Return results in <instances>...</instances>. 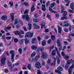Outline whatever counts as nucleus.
<instances>
[{
	"label": "nucleus",
	"mask_w": 74,
	"mask_h": 74,
	"mask_svg": "<svg viewBox=\"0 0 74 74\" xmlns=\"http://www.w3.org/2000/svg\"><path fill=\"white\" fill-rule=\"evenodd\" d=\"M8 72V69H5V73H7Z\"/></svg>",
	"instance_id": "680f3d73"
},
{
	"label": "nucleus",
	"mask_w": 74,
	"mask_h": 74,
	"mask_svg": "<svg viewBox=\"0 0 74 74\" xmlns=\"http://www.w3.org/2000/svg\"><path fill=\"white\" fill-rule=\"evenodd\" d=\"M48 54L46 52H43L42 53V58L43 59H47Z\"/></svg>",
	"instance_id": "1a4fd4ad"
},
{
	"label": "nucleus",
	"mask_w": 74,
	"mask_h": 74,
	"mask_svg": "<svg viewBox=\"0 0 74 74\" xmlns=\"http://www.w3.org/2000/svg\"><path fill=\"white\" fill-rule=\"evenodd\" d=\"M49 11H51V13H56L57 12L55 11L52 9V8L49 7Z\"/></svg>",
	"instance_id": "a211bd4d"
},
{
	"label": "nucleus",
	"mask_w": 74,
	"mask_h": 74,
	"mask_svg": "<svg viewBox=\"0 0 74 74\" xmlns=\"http://www.w3.org/2000/svg\"><path fill=\"white\" fill-rule=\"evenodd\" d=\"M11 29V27L10 26H8L7 27H6V26H5L4 27V30L5 31V32H8V31L10 30Z\"/></svg>",
	"instance_id": "9b49d317"
},
{
	"label": "nucleus",
	"mask_w": 74,
	"mask_h": 74,
	"mask_svg": "<svg viewBox=\"0 0 74 74\" xmlns=\"http://www.w3.org/2000/svg\"><path fill=\"white\" fill-rule=\"evenodd\" d=\"M18 51L20 53V55H21V54H22V49H21V48H19L18 50Z\"/></svg>",
	"instance_id": "c9c22d12"
},
{
	"label": "nucleus",
	"mask_w": 74,
	"mask_h": 74,
	"mask_svg": "<svg viewBox=\"0 0 74 74\" xmlns=\"http://www.w3.org/2000/svg\"><path fill=\"white\" fill-rule=\"evenodd\" d=\"M61 55L62 56H63V57H64V56L66 55H65V54L64 53L63 51H62L61 52Z\"/></svg>",
	"instance_id": "3c124183"
},
{
	"label": "nucleus",
	"mask_w": 74,
	"mask_h": 74,
	"mask_svg": "<svg viewBox=\"0 0 74 74\" xmlns=\"http://www.w3.org/2000/svg\"><path fill=\"white\" fill-rule=\"evenodd\" d=\"M9 4H10L11 7H12L13 5V2H9Z\"/></svg>",
	"instance_id": "864d4df0"
},
{
	"label": "nucleus",
	"mask_w": 74,
	"mask_h": 74,
	"mask_svg": "<svg viewBox=\"0 0 74 74\" xmlns=\"http://www.w3.org/2000/svg\"><path fill=\"white\" fill-rule=\"evenodd\" d=\"M8 64L9 65V67H11V68H12V67H14L13 66H12V64H11V62H10L9 60H8Z\"/></svg>",
	"instance_id": "cd10ccee"
},
{
	"label": "nucleus",
	"mask_w": 74,
	"mask_h": 74,
	"mask_svg": "<svg viewBox=\"0 0 74 74\" xmlns=\"http://www.w3.org/2000/svg\"><path fill=\"white\" fill-rule=\"evenodd\" d=\"M71 63L72 65L70 67L68 71V72L69 74H71V71H72V69H73L74 67V60L72 59H71L70 60H68L66 62V64L67 65L70 64V63Z\"/></svg>",
	"instance_id": "f257e3e1"
},
{
	"label": "nucleus",
	"mask_w": 74,
	"mask_h": 74,
	"mask_svg": "<svg viewBox=\"0 0 74 74\" xmlns=\"http://www.w3.org/2000/svg\"><path fill=\"white\" fill-rule=\"evenodd\" d=\"M35 66L37 69H41V65L40 64V63L38 62L37 63L35 64Z\"/></svg>",
	"instance_id": "f8f14e48"
},
{
	"label": "nucleus",
	"mask_w": 74,
	"mask_h": 74,
	"mask_svg": "<svg viewBox=\"0 0 74 74\" xmlns=\"http://www.w3.org/2000/svg\"><path fill=\"white\" fill-rule=\"evenodd\" d=\"M57 63L58 64H60V60L59 59H58L57 60Z\"/></svg>",
	"instance_id": "0e129e2a"
},
{
	"label": "nucleus",
	"mask_w": 74,
	"mask_h": 74,
	"mask_svg": "<svg viewBox=\"0 0 74 74\" xmlns=\"http://www.w3.org/2000/svg\"><path fill=\"white\" fill-rule=\"evenodd\" d=\"M51 39L49 40H48V41L47 42L48 44H51Z\"/></svg>",
	"instance_id": "338daca9"
},
{
	"label": "nucleus",
	"mask_w": 74,
	"mask_h": 74,
	"mask_svg": "<svg viewBox=\"0 0 74 74\" xmlns=\"http://www.w3.org/2000/svg\"><path fill=\"white\" fill-rule=\"evenodd\" d=\"M33 36V32H28L26 34L25 37H30L32 38Z\"/></svg>",
	"instance_id": "20e7f679"
},
{
	"label": "nucleus",
	"mask_w": 74,
	"mask_h": 74,
	"mask_svg": "<svg viewBox=\"0 0 74 74\" xmlns=\"http://www.w3.org/2000/svg\"><path fill=\"white\" fill-rule=\"evenodd\" d=\"M64 57V58L67 60H68L69 59V56L66 55Z\"/></svg>",
	"instance_id": "393cba45"
},
{
	"label": "nucleus",
	"mask_w": 74,
	"mask_h": 74,
	"mask_svg": "<svg viewBox=\"0 0 74 74\" xmlns=\"http://www.w3.org/2000/svg\"><path fill=\"white\" fill-rule=\"evenodd\" d=\"M16 29H19V28L20 27V26L19 25H16Z\"/></svg>",
	"instance_id": "052dcab7"
},
{
	"label": "nucleus",
	"mask_w": 74,
	"mask_h": 74,
	"mask_svg": "<svg viewBox=\"0 0 74 74\" xmlns=\"http://www.w3.org/2000/svg\"><path fill=\"white\" fill-rule=\"evenodd\" d=\"M58 33H61V32H62V28L59 26L58 25Z\"/></svg>",
	"instance_id": "5701e85b"
},
{
	"label": "nucleus",
	"mask_w": 74,
	"mask_h": 74,
	"mask_svg": "<svg viewBox=\"0 0 74 74\" xmlns=\"http://www.w3.org/2000/svg\"><path fill=\"white\" fill-rule=\"evenodd\" d=\"M37 38L38 41H41V38H40V36H38Z\"/></svg>",
	"instance_id": "13d9d810"
},
{
	"label": "nucleus",
	"mask_w": 74,
	"mask_h": 74,
	"mask_svg": "<svg viewBox=\"0 0 74 74\" xmlns=\"http://www.w3.org/2000/svg\"><path fill=\"white\" fill-rule=\"evenodd\" d=\"M1 18L2 19V20L5 21V20L7 19V16L5 15L1 17Z\"/></svg>",
	"instance_id": "dca6fc26"
},
{
	"label": "nucleus",
	"mask_w": 74,
	"mask_h": 74,
	"mask_svg": "<svg viewBox=\"0 0 74 74\" xmlns=\"http://www.w3.org/2000/svg\"><path fill=\"white\" fill-rule=\"evenodd\" d=\"M33 21L34 22H37L40 21V19H33Z\"/></svg>",
	"instance_id": "4c0bfd02"
},
{
	"label": "nucleus",
	"mask_w": 74,
	"mask_h": 74,
	"mask_svg": "<svg viewBox=\"0 0 74 74\" xmlns=\"http://www.w3.org/2000/svg\"><path fill=\"white\" fill-rule=\"evenodd\" d=\"M42 26L41 27V29H42L45 25V24L44 23H42L41 24Z\"/></svg>",
	"instance_id": "e433bc0d"
},
{
	"label": "nucleus",
	"mask_w": 74,
	"mask_h": 74,
	"mask_svg": "<svg viewBox=\"0 0 74 74\" xmlns=\"http://www.w3.org/2000/svg\"><path fill=\"white\" fill-rule=\"evenodd\" d=\"M27 68L29 70H30V69H31V65L29 64L27 66Z\"/></svg>",
	"instance_id": "a19ab883"
},
{
	"label": "nucleus",
	"mask_w": 74,
	"mask_h": 74,
	"mask_svg": "<svg viewBox=\"0 0 74 74\" xmlns=\"http://www.w3.org/2000/svg\"><path fill=\"white\" fill-rule=\"evenodd\" d=\"M38 15L37 14H36L34 15V17H35V18H38Z\"/></svg>",
	"instance_id": "4d7b16f0"
},
{
	"label": "nucleus",
	"mask_w": 74,
	"mask_h": 74,
	"mask_svg": "<svg viewBox=\"0 0 74 74\" xmlns=\"http://www.w3.org/2000/svg\"><path fill=\"white\" fill-rule=\"evenodd\" d=\"M14 32V34H15V35L18 34L20 38H22V36H21V33H22V34H25L24 31L23 30H20V32L17 31L16 32Z\"/></svg>",
	"instance_id": "f03ea898"
},
{
	"label": "nucleus",
	"mask_w": 74,
	"mask_h": 74,
	"mask_svg": "<svg viewBox=\"0 0 74 74\" xmlns=\"http://www.w3.org/2000/svg\"><path fill=\"white\" fill-rule=\"evenodd\" d=\"M10 18L12 19V21H13L14 20V13H11L10 14Z\"/></svg>",
	"instance_id": "f3484780"
},
{
	"label": "nucleus",
	"mask_w": 74,
	"mask_h": 74,
	"mask_svg": "<svg viewBox=\"0 0 74 74\" xmlns=\"http://www.w3.org/2000/svg\"><path fill=\"white\" fill-rule=\"evenodd\" d=\"M34 27V29H40V26L37 25L35 23L33 24Z\"/></svg>",
	"instance_id": "6ab92c4d"
},
{
	"label": "nucleus",
	"mask_w": 74,
	"mask_h": 74,
	"mask_svg": "<svg viewBox=\"0 0 74 74\" xmlns=\"http://www.w3.org/2000/svg\"><path fill=\"white\" fill-rule=\"evenodd\" d=\"M27 67V66H26L23 65V70H26L27 69L26 68Z\"/></svg>",
	"instance_id": "49530a36"
},
{
	"label": "nucleus",
	"mask_w": 74,
	"mask_h": 74,
	"mask_svg": "<svg viewBox=\"0 0 74 74\" xmlns=\"http://www.w3.org/2000/svg\"><path fill=\"white\" fill-rule=\"evenodd\" d=\"M52 55L54 56H55L56 55V52L55 51H53L52 52Z\"/></svg>",
	"instance_id": "37998d69"
},
{
	"label": "nucleus",
	"mask_w": 74,
	"mask_h": 74,
	"mask_svg": "<svg viewBox=\"0 0 74 74\" xmlns=\"http://www.w3.org/2000/svg\"><path fill=\"white\" fill-rule=\"evenodd\" d=\"M37 71H38L37 72L38 74H41V73H40V70L38 69L37 70Z\"/></svg>",
	"instance_id": "774afa93"
},
{
	"label": "nucleus",
	"mask_w": 74,
	"mask_h": 74,
	"mask_svg": "<svg viewBox=\"0 0 74 74\" xmlns=\"http://www.w3.org/2000/svg\"><path fill=\"white\" fill-rule=\"evenodd\" d=\"M36 52L35 51L33 52L31 55V58H34L36 56Z\"/></svg>",
	"instance_id": "aec40b11"
},
{
	"label": "nucleus",
	"mask_w": 74,
	"mask_h": 74,
	"mask_svg": "<svg viewBox=\"0 0 74 74\" xmlns=\"http://www.w3.org/2000/svg\"><path fill=\"white\" fill-rule=\"evenodd\" d=\"M73 40L71 39V38L70 37V35H69V38H68V40L69 42L72 41Z\"/></svg>",
	"instance_id": "2f4dec72"
},
{
	"label": "nucleus",
	"mask_w": 74,
	"mask_h": 74,
	"mask_svg": "<svg viewBox=\"0 0 74 74\" xmlns=\"http://www.w3.org/2000/svg\"><path fill=\"white\" fill-rule=\"evenodd\" d=\"M61 6L62 7L61 13H64L63 14V16H66L67 14V11H64V8L63 7V5H61Z\"/></svg>",
	"instance_id": "423d86ee"
},
{
	"label": "nucleus",
	"mask_w": 74,
	"mask_h": 74,
	"mask_svg": "<svg viewBox=\"0 0 74 74\" xmlns=\"http://www.w3.org/2000/svg\"><path fill=\"white\" fill-rule=\"evenodd\" d=\"M24 42V39H21L19 42V44L20 45H22L23 42Z\"/></svg>",
	"instance_id": "c85d7f7f"
},
{
	"label": "nucleus",
	"mask_w": 74,
	"mask_h": 74,
	"mask_svg": "<svg viewBox=\"0 0 74 74\" xmlns=\"http://www.w3.org/2000/svg\"><path fill=\"white\" fill-rule=\"evenodd\" d=\"M74 7V3L73 2L71 3L70 5V7L71 8H73Z\"/></svg>",
	"instance_id": "f704fd0d"
},
{
	"label": "nucleus",
	"mask_w": 74,
	"mask_h": 74,
	"mask_svg": "<svg viewBox=\"0 0 74 74\" xmlns=\"http://www.w3.org/2000/svg\"><path fill=\"white\" fill-rule=\"evenodd\" d=\"M5 39H6V40H10L11 39V37H7L5 38Z\"/></svg>",
	"instance_id": "69168bd1"
},
{
	"label": "nucleus",
	"mask_w": 74,
	"mask_h": 74,
	"mask_svg": "<svg viewBox=\"0 0 74 74\" xmlns=\"http://www.w3.org/2000/svg\"><path fill=\"white\" fill-rule=\"evenodd\" d=\"M25 45L27 44H30V42H29V40L27 39H25Z\"/></svg>",
	"instance_id": "4be33fe9"
},
{
	"label": "nucleus",
	"mask_w": 74,
	"mask_h": 74,
	"mask_svg": "<svg viewBox=\"0 0 74 74\" xmlns=\"http://www.w3.org/2000/svg\"><path fill=\"white\" fill-rule=\"evenodd\" d=\"M5 54L7 56H9L10 55V54H9V53L8 51H6L5 52Z\"/></svg>",
	"instance_id": "de8ad7c7"
},
{
	"label": "nucleus",
	"mask_w": 74,
	"mask_h": 74,
	"mask_svg": "<svg viewBox=\"0 0 74 74\" xmlns=\"http://www.w3.org/2000/svg\"><path fill=\"white\" fill-rule=\"evenodd\" d=\"M6 60V58H2L1 59V62L2 64H5V61Z\"/></svg>",
	"instance_id": "4468645a"
},
{
	"label": "nucleus",
	"mask_w": 74,
	"mask_h": 74,
	"mask_svg": "<svg viewBox=\"0 0 74 74\" xmlns=\"http://www.w3.org/2000/svg\"><path fill=\"white\" fill-rule=\"evenodd\" d=\"M54 5H55V3H53L51 4L50 6L51 8H52V7H53Z\"/></svg>",
	"instance_id": "8fccbe9b"
},
{
	"label": "nucleus",
	"mask_w": 74,
	"mask_h": 74,
	"mask_svg": "<svg viewBox=\"0 0 74 74\" xmlns=\"http://www.w3.org/2000/svg\"><path fill=\"white\" fill-rule=\"evenodd\" d=\"M6 35L7 36H10L11 35V34H10L9 33H6Z\"/></svg>",
	"instance_id": "e2e57ef3"
},
{
	"label": "nucleus",
	"mask_w": 74,
	"mask_h": 74,
	"mask_svg": "<svg viewBox=\"0 0 74 74\" xmlns=\"http://www.w3.org/2000/svg\"><path fill=\"white\" fill-rule=\"evenodd\" d=\"M20 23L21 24H22L23 22H22V21L21 20H19L18 21V19L17 18L15 19L14 22V25H16V24H17V23Z\"/></svg>",
	"instance_id": "6e6552de"
},
{
	"label": "nucleus",
	"mask_w": 74,
	"mask_h": 74,
	"mask_svg": "<svg viewBox=\"0 0 74 74\" xmlns=\"http://www.w3.org/2000/svg\"><path fill=\"white\" fill-rule=\"evenodd\" d=\"M68 26H69L68 27L69 30L70 32H71V26L70 25V23L65 24L63 25V27H68Z\"/></svg>",
	"instance_id": "9d476101"
},
{
	"label": "nucleus",
	"mask_w": 74,
	"mask_h": 74,
	"mask_svg": "<svg viewBox=\"0 0 74 74\" xmlns=\"http://www.w3.org/2000/svg\"><path fill=\"white\" fill-rule=\"evenodd\" d=\"M31 48L33 50H35V49H36L37 48V46L34 45L32 46L31 47Z\"/></svg>",
	"instance_id": "bb28decb"
},
{
	"label": "nucleus",
	"mask_w": 74,
	"mask_h": 74,
	"mask_svg": "<svg viewBox=\"0 0 74 74\" xmlns=\"http://www.w3.org/2000/svg\"><path fill=\"white\" fill-rule=\"evenodd\" d=\"M28 12H29V10H26L24 12V14H28Z\"/></svg>",
	"instance_id": "603ef678"
},
{
	"label": "nucleus",
	"mask_w": 74,
	"mask_h": 74,
	"mask_svg": "<svg viewBox=\"0 0 74 74\" xmlns=\"http://www.w3.org/2000/svg\"><path fill=\"white\" fill-rule=\"evenodd\" d=\"M37 42V39L36 38H34L32 41V44H34V42Z\"/></svg>",
	"instance_id": "b1692460"
},
{
	"label": "nucleus",
	"mask_w": 74,
	"mask_h": 74,
	"mask_svg": "<svg viewBox=\"0 0 74 74\" xmlns=\"http://www.w3.org/2000/svg\"><path fill=\"white\" fill-rule=\"evenodd\" d=\"M51 59H48L47 62V64H49L50 63H51Z\"/></svg>",
	"instance_id": "79ce46f5"
},
{
	"label": "nucleus",
	"mask_w": 74,
	"mask_h": 74,
	"mask_svg": "<svg viewBox=\"0 0 74 74\" xmlns=\"http://www.w3.org/2000/svg\"><path fill=\"white\" fill-rule=\"evenodd\" d=\"M54 59V61H53V62H51V66H53V65H54L55 64V62H56V58H53Z\"/></svg>",
	"instance_id": "c756f323"
},
{
	"label": "nucleus",
	"mask_w": 74,
	"mask_h": 74,
	"mask_svg": "<svg viewBox=\"0 0 74 74\" xmlns=\"http://www.w3.org/2000/svg\"><path fill=\"white\" fill-rule=\"evenodd\" d=\"M10 53L11 54V60L12 61V63H14V62H15L14 61V56L15 55H14V51L13 50H11L10 51Z\"/></svg>",
	"instance_id": "7ed1b4c3"
},
{
	"label": "nucleus",
	"mask_w": 74,
	"mask_h": 74,
	"mask_svg": "<svg viewBox=\"0 0 74 74\" xmlns=\"http://www.w3.org/2000/svg\"><path fill=\"white\" fill-rule=\"evenodd\" d=\"M34 10H35V7L34 6V5H33L31 10V12H33Z\"/></svg>",
	"instance_id": "412c9836"
},
{
	"label": "nucleus",
	"mask_w": 74,
	"mask_h": 74,
	"mask_svg": "<svg viewBox=\"0 0 74 74\" xmlns=\"http://www.w3.org/2000/svg\"><path fill=\"white\" fill-rule=\"evenodd\" d=\"M42 46H45L46 45V40H43L42 42Z\"/></svg>",
	"instance_id": "a878e982"
},
{
	"label": "nucleus",
	"mask_w": 74,
	"mask_h": 74,
	"mask_svg": "<svg viewBox=\"0 0 74 74\" xmlns=\"http://www.w3.org/2000/svg\"><path fill=\"white\" fill-rule=\"evenodd\" d=\"M60 39L57 40V43L58 46L59 47H58L59 50L60 51L62 49V43L60 42Z\"/></svg>",
	"instance_id": "39448f33"
},
{
	"label": "nucleus",
	"mask_w": 74,
	"mask_h": 74,
	"mask_svg": "<svg viewBox=\"0 0 74 74\" xmlns=\"http://www.w3.org/2000/svg\"><path fill=\"white\" fill-rule=\"evenodd\" d=\"M41 9L43 11H45L47 10L46 7H45V4H42Z\"/></svg>",
	"instance_id": "2eb2a0df"
},
{
	"label": "nucleus",
	"mask_w": 74,
	"mask_h": 74,
	"mask_svg": "<svg viewBox=\"0 0 74 74\" xmlns=\"http://www.w3.org/2000/svg\"><path fill=\"white\" fill-rule=\"evenodd\" d=\"M64 30L65 32H66V33H68L69 32V30L65 28Z\"/></svg>",
	"instance_id": "5fc2aeb1"
},
{
	"label": "nucleus",
	"mask_w": 74,
	"mask_h": 74,
	"mask_svg": "<svg viewBox=\"0 0 74 74\" xmlns=\"http://www.w3.org/2000/svg\"><path fill=\"white\" fill-rule=\"evenodd\" d=\"M25 17L26 18V20L27 21H29V20H30V18H29V16L27 15H23L22 16V18L23 19H25Z\"/></svg>",
	"instance_id": "ddd939ff"
},
{
	"label": "nucleus",
	"mask_w": 74,
	"mask_h": 74,
	"mask_svg": "<svg viewBox=\"0 0 74 74\" xmlns=\"http://www.w3.org/2000/svg\"><path fill=\"white\" fill-rule=\"evenodd\" d=\"M51 38L52 40H54V39L55 38V36H54L51 35Z\"/></svg>",
	"instance_id": "a18cd8bd"
},
{
	"label": "nucleus",
	"mask_w": 74,
	"mask_h": 74,
	"mask_svg": "<svg viewBox=\"0 0 74 74\" xmlns=\"http://www.w3.org/2000/svg\"><path fill=\"white\" fill-rule=\"evenodd\" d=\"M28 25L29 27L28 29L29 30H31V29H32V24L31 23H28Z\"/></svg>",
	"instance_id": "473e14b6"
},
{
	"label": "nucleus",
	"mask_w": 74,
	"mask_h": 74,
	"mask_svg": "<svg viewBox=\"0 0 74 74\" xmlns=\"http://www.w3.org/2000/svg\"><path fill=\"white\" fill-rule=\"evenodd\" d=\"M22 5H25V6H29V3L27 2H24L21 3Z\"/></svg>",
	"instance_id": "7c9ffc66"
},
{
	"label": "nucleus",
	"mask_w": 74,
	"mask_h": 74,
	"mask_svg": "<svg viewBox=\"0 0 74 74\" xmlns=\"http://www.w3.org/2000/svg\"><path fill=\"white\" fill-rule=\"evenodd\" d=\"M14 41L15 43H16V42L18 41V39L15 38L14 40Z\"/></svg>",
	"instance_id": "6e6d98bb"
},
{
	"label": "nucleus",
	"mask_w": 74,
	"mask_h": 74,
	"mask_svg": "<svg viewBox=\"0 0 74 74\" xmlns=\"http://www.w3.org/2000/svg\"><path fill=\"white\" fill-rule=\"evenodd\" d=\"M57 69L58 70H57V69H56L55 70V73H58L60 74H62V73L59 71H63V69H62V68L61 66H59L57 68Z\"/></svg>",
	"instance_id": "0eeeda50"
},
{
	"label": "nucleus",
	"mask_w": 74,
	"mask_h": 74,
	"mask_svg": "<svg viewBox=\"0 0 74 74\" xmlns=\"http://www.w3.org/2000/svg\"><path fill=\"white\" fill-rule=\"evenodd\" d=\"M54 48V45H53L49 47L50 52H51V49H53Z\"/></svg>",
	"instance_id": "58836bf2"
},
{
	"label": "nucleus",
	"mask_w": 74,
	"mask_h": 74,
	"mask_svg": "<svg viewBox=\"0 0 74 74\" xmlns=\"http://www.w3.org/2000/svg\"><path fill=\"white\" fill-rule=\"evenodd\" d=\"M55 15H56V17L57 18H58L59 17V15L58 14H56Z\"/></svg>",
	"instance_id": "bf43d9fd"
},
{
	"label": "nucleus",
	"mask_w": 74,
	"mask_h": 74,
	"mask_svg": "<svg viewBox=\"0 0 74 74\" xmlns=\"http://www.w3.org/2000/svg\"><path fill=\"white\" fill-rule=\"evenodd\" d=\"M42 64L43 66H44L45 64V62L43 60H42Z\"/></svg>",
	"instance_id": "c03bdc74"
},
{
	"label": "nucleus",
	"mask_w": 74,
	"mask_h": 74,
	"mask_svg": "<svg viewBox=\"0 0 74 74\" xmlns=\"http://www.w3.org/2000/svg\"><path fill=\"white\" fill-rule=\"evenodd\" d=\"M61 19L62 20H64V19H67V18L66 16H63L61 17Z\"/></svg>",
	"instance_id": "ea45409f"
},
{
	"label": "nucleus",
	"mask_w": 74,
	"mask_h": 74,
	"mask_svg": "<svg viewBox=\"0 0 74 74\" xmlns=\"http://www.w3.org/2000/svg\"><path fill=\"white\" fill-rule=\"evenodd\" d=\"M57 55L56 56V57L58 59H59V58H60V54L59 53V52H58L57 53Z\"/></svg>",
	"instance_id": "72a5a7b5"
},
{
	"label": "nucleus",
	"mask_w": 74,
	"mask_h": 74,
	"mask_svg": "<svg viewBox=\"0 0 74 74\" xmlns=\"http://www.w3.org/2000/svg\"><path fill=\"white\" fill-rule=\"evenodd\" d=\"M50 1H48L46 3V7H47L48 6V5L50 4Z\"/></svg>",
	"instance_id": "09e8293b"
}]
</instances>
